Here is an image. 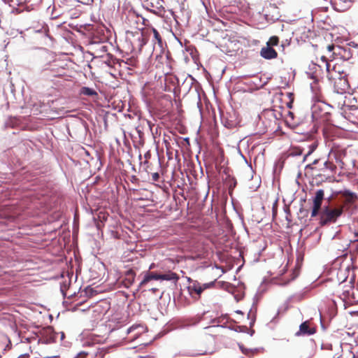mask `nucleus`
I'll use <instances>...</instances> for the list:
<instances>
[{"label": "nucleus", "mask_w": 358, "mask_h": 358, "mask_svg": "<svg viewBox=\"0 0 358 358\" xmlns=\"http://www.w3.org/2000/svg\"><path fill=\"white\" fill-rule=\"evenodd\" d=\"M338 193L341 195V199L347 208H350L354 206L357 200L356 193L349 189L341 190Z\"/></svg>", "instance_id": "obj_4"}, {"label": "nucleus", "mask_w": 358, "mask_h": 358, "mask_svg": "<svg viewBox=\"0 0 358 358\" xmlns=\"http://www.w3.org/2000/svg\"><path fill=\"white\" fill-rule=\"evenodd\" d=\"M242 358H244V357H242Z\"/></svg>", "instance_id": "obj_59"}, {"label": "nucleus", "mask_w": 358, "mask_h": 358, "mask_svg": "<svg viewBox=\"0 0 358 358\" xmlns=\"http://www.w3.org/2000/svg\"><path fill=\"white\" fill-rule=\"evenodd\" d=\"M236 313L237 314H241V315H243V313L241 310H236Z\"/></svg>", "instance_id": "obj_46"}, {"label": "nucleus", "mask_w": 358, "mask_h": 358, "mask_svg": "<svg viewBox=\"0 0 358 358\" xmlns=\"http://www.w3.org/2000/svg\"><path fill=\"white\" fill-rule=\"evenodd\" d=\"M138 158H139L140 160L141 159V158H142L141 155H139Z\"/></svg>", "instance_id": "obj_54"}, {"label": "nucleus", "mask_w": 358, "mask_h": 358, "mask_svg": "<svg viewBox=\"0 0 358 358\" xmlns=\"http://www.w3.org/2000/svg\"><path fill=\"white\" fill-rule=\"evenodd\" d=\"M279 43L278 37L273 36H271L269 40L266 42V45L273 48V46L277 45Z\"/></svg>", "instance_id": "obj_19"}, {"label": "nucleus", "mask_w": 358, "mask_h": 358, "mask_svg": "<svg viewBox=\"0 0 358 358\" xmlns=\"http://www.w3.org/2000/svg\"><path fill=\"white\" fill-rule=\"evenodd\" d=\"M131 328H129L127 331V334H129L131 332Z\"/></svg>", "instance_id": "obj_47"}, {"label": "nucleus", "mask_w": 358, "mask_h": 358, "mask_svg": "<svg viewBox=\"0 0 358 358\" xmlns=\"http://www.w3.org/2000/svg\"><path fill=\"white\" fill-rule=\"evenodd\" d=\"M27 354L22 355H20L18 358H20V357H25V356H27Z\"/></svg>", "instance_id": "obj_52"}, {"label": "nucleus", "mask_w": 358, "mask_h": 358, "mask_svg": "<svg viewBox=\"0 0 358 358\" xmlns=\"http://www.w3.org/2000/svg\"><path fill=\"white\" fill-rule=\"evenodd\" d=\"M288 282H289V281L285 282L282 283V285L285 286L288 284Z\"/></svg>", "instance_id": "obj_48"}, {"label": "nucleus", "mask_w": 358, "mask_h": 358, "mask_svg": "<svg viewBox=\"0 0 358 358\" xmlns=\"http://www.w3.org/2000/svg\"><path fill=\"white\" fill-rule=\"evenodd\" d=\"M194 82H196L194 78H193L191 75H188L181 85L182 90H183L185 94H187L190 91Z\"/></svg>", "instance_id": "obj_10"}, {"label": "nucleus", "mask_w": 358, "mask_h": 358, "mask_svg": "<svg viewBox=\"0 0 358 358\" xmlns=\"http://www.w3.org/2000/svg\"><path fill=\"white\" fill-rule=\"evenodd\" d=\"M155 268V264L154 263L151 264L150 266H149V269H152Z\"/></svg>", "instance_id": "obj_43"}, {"label": "nucleus", "mask_w": 358, "mask_h": 358, "mask_svg": "<svg viewBox=\"0 0 358 358\" xmlns=\"http://www.w3.org/2000/svg\"><path fill=\"white\" fill-rule=\"evenodd\" d=\"M188 281L190 282V285L187 287L189 294L192 296L193 292L201 286V283L197 280H193L190 278H187Z\"/></svg>", "instance_id": "obj_16"}, {"label": "nucleus", "mask_w": 358, "mask_h": 358, "mask_svg": "<svg viewBox=\"0 0 358 358\" xmlns=\"http://www.w3.org/2000/svg\"><path fill=\"white\" fill-rule=\"evenodd\" d=\"M354 0H331L334 9L338 12H343L350 8Z\"/></svg>", "instance_id": "obj_6"}, {"label": "nucleus", "mask_w": 358, "mask_h": 358, "mask_svg": "<svg viewBox=\"0 0 358 358\" xmlns=\"http://www.w3.org/2000/svg\"><path fill=\"white\" fill-rule=\"evenodd\" d=\"M317 143L314 142L313 143H311L309 146H308V151L307 152V153L304 155L303 158V162H305L307 159V157L310 155L315 150V149L317 148Z\"/></svg>", "instance_id": "obj_18"}, {"label": "nucleus", "mask_w": 358, "mask_h": 358, "mask_svg": "<svg viewBox=\"0 0 358 358\" xmlns=\"http://www.w3.org/2000/svg\"><path fill=\"white\" fill-rule=\"evenodd\" d=\"M320 108L319 105H314L312 108V116L313 118H317L318 115H317V110Z\"/></svg>", "instance_id": "obj_27"}, {"label": "nucleus", "mask_w": 358, "mask_h": 358, "mask_svg": "<svg viewBox=\"0 0 358 358\" xmlns=\"http://www.w3.org/2000/svg\"><path fill=\"white\" fill-rule=\"evenodd\" d=\"M148 125L151 131H152V127L154 126V124H152L150 121H148Z\"/></svg>", "instance_id": "obj_35"}, {"label": "nucleus", "mask_w": 358, "mask_h": 358, "mask_svg": "<svg viewBox=\"0 0 358 358\" xmlns=\"http://www.w3.org/2000/svg\"><path fill=\"white\" fill-rule=\"evenodd\" d=\"M152 32L154 34L155 39L157 41L159 46L162 45V38L159 33V31L155 29L152 28Z\"/></svg>", "instance_id": "obj_21"}, {"label": "nucleus", "mask_w": 358, "mask_h": 358, "mask_svg": "<svg viewBox=\"0 0 358 358\" xmlns=\"http://www.w3.org/2000/svg\"><path fill=\"white\" fill-rule=\"evenodd\" d=\"M151 157V154H150V151H147L145 154H144V158L145 159V162H143L144 164H146L148 163V159L150 158Z\"/></svg>", "instance_id": "obj_29"}, {"label": "nucleus", "mask_w": 358, "mask_h": 358, "mask_svg": "<svg viewBox=\"0 0 358 358\" xmlns=\"http://www.w3.org/2000/svg\"><path fill=\"white\" fill-rule=\"evenodd\" d=\"M329 72L332 73L334 77H343V76L345 74L343 70H341V66L337 64H334L331 70L330 66Z\"/></svg>", "instance_id": "obj_15"}, {"label": "nucleus", "mask_w": 358, "mask_h": 358, "mask_svg": "<svg viewBox=\"0 0 358 358\" xmlns=\"http://www.w3.org/2000/svg\"><path fill=\"white\" fill-rule=\"evenodd\" d=\"M224 173L226 176L224 179V182L228 187L229 192H231L236 186V180L234 176L229 174L227 169L224 171Z\"/></svg>", "instance_id": "obj_9"}, {"label": "nucleus", "mask_w": 358, "mask_h": 358, "mask_svg": "<svg viewBox=\"0 0 358 358\" xmlns=\"http://www.w3.org/2000/svg\"><path fill=\"white\" fill-rule=\"evenodd\" d=\"M179 279L178 275L173 272L169 271L167 273L159 274V280L172 281L175 285Z\"/></svg>", "instance_id": "obj_11"}, {"label": "nucleus", "mask_w": 358, "mask_h": 358, "mask_svg": "<svg viewBox=\"0 0 358 358\" xmlns=\"http://www.w3.org/2000/svg\"><path fill=\"white\" fill-rule=\"evenodd\" d=\"M80 355H81V354H83V355H87V352H80Z\"/></svg>", "instance_id": "obj_53"}, {"label": "nucleus", "mask_w": 358, "mask_h": 358, "mask_svg": "<svg viewBox=\"0 0 358 358\" xmlns=\"http://www.w3.org/2000/svg\"><path fill=\"white\" fill-rule=\"evenodd\" d=\"M287 106H288L289 108H291V107H292V103H287Z\"/></svg>", "instance_id": "obj_51"}, {"label": "nucleus", "mask_w": 358, "mask_h": 358, "mask_svg": "<svg viewBox=\"0 0 358 358\" xmlns=\"http://www.w3.org/2000/svg\"><path fill=\"white\" fill-rule=\"evenodd\" d=\"M300 213H303L304 215H306L308 213V210H303L302 208H300Z\"/></svg>", "instance_id": "obj_38"}, {"label": "nucleus", "mask_w": 358, "mask_h": 358, "mask_svg": "<svg viewBox=\"0 0 358 358\" xmlns=\"http://www.w3.org/2000/svg\"><path fill=\"white\" fill-rule=\"evenodd\" d=\"M64 287H65V286H62V285L60 287L61 292H62V293L64 296H66V293H65V291H64Z\"/></svg>", "instance_id": "obj_36"}, {"label": "nucleus", "mask_w": 358, "mask_h": 358, "mask_svg": "<svg viewBox=\"0 0 358 358\" xmlns=\"http://www.w3.org/2000/svg\"><path fill=\"white\" fill-rule=\"evenodd\" d=\"M322 208L321 206H316L313 205V209L311 211V217H315L317 215H319V213H320V210L321 211Z\"/></svg>", "instance_id": "obj_25"}, {"label": "nucleus", "mask_w": 358, "mask_h": 358, "mask_svg": "<svg viewBox=\"0 0 358 358\" xmlns=\"http://www.w3.org/2000/svg\"><path fill=\"white\" fill-rule=\"evenodd\" d=\"M306 169H314V168H313V165L312 164H307V165L306 166Z\"/></svg>", "instance_id": "obj_37"}, {"label": "nucleus", "mask_w": 358, "mask_h": 358, "mask_svg": "<svg viewBox=\"0 0 358 358\" xmlns=\"http://www.w3.org/2000/svg\"><path fill=\"white\" fill-rule=\"evenodd\" d=\"M353 43V49L349 46H338L337 48V54L344 61L350 59L355 54H358V45Z\"/></svg>", "instance_id": "obj_5"}, {"label": "nucleus", "mask_w": 358, "mask_h": 358, "mask_svg": "<svg viewBox=\"0 0 358 358\" xmlns=\"http://www.w3.org/2000/svg\"><path fill=\"white\" fill-rule=\"evenodd\" d=\"M252 315V309L250 310L248 314V318L250 319V316Z\"/></svg>", "instance_id": "obj_45"}, {"label": "nucleus", "mask_w": 358, "mask_h": 358, "mask_svg": "<svg viewBox=\"0 0 358 358\" xmlns=\"http://www.w3.org/2000/svg\"><path fill=\"white\" fill-rule=\"evenodd\" d=\"M159 178V174L158 173H153L152 174V179L153 181H158Z\"/></svg>", "instance_id": "obj_30"}, {"label": "nucleus", "mask_w": 358, "mask_h": 358, "mask_svg": "<svg viewBox=\"0 0 358 358\" xmlns=\"http://www.w3.org/2000/svg\"><path fill=\"white\" fill-rule=\"evenodd\" d=\"M139 41H141V46L145 45V42L143 41V37L139 38Z\"/></svg>", "instance_id": "obj_41"}, {"label": "nucleus", "mask_w": 358, "mask_h": 358, "mask_svg": "<svg viewBox=\"0 0 358 358\" xmlns=\"http://www.w3.org/2000/svg\"><path fill=\"white\" fill-rule=\"evenodd\" d=\"M79 94H80V95H84V96H90V97H97L98 96V93L94 89L89 87H85V86L82 87L80 89Z\"/></svg>", "instance_id": "obj_13"}, {"label": "nucleus", "mask_w": 358, "mask_h": 358, "mask_svg": "<svg viewBox=\"0 0 358 358\" xmlns=\"http://www.w3.org/2000/svg\"><path fill=\"white\" fill-rule=\"evenodd\" d=\"M151 290L155 292H156L157 290V288H152Z\"/></svg>", "instance_id": "obj_49"}, {"label": "nucleus", "mask_w": 358, "mask_h": 358, "mask_svg": "<svg viewBox=\"0 0 358 358\" xmlns=\"http://www.w3.org/2000/svg\"><path fill=\"white\" fill-rule=\"evenodd\" d=\"M57 335L58 333L55 331L53 327L48 326L43 329L38 343L46 345L54 343L56 342Z\"/></svg>", "instance_id": "obj_3"}, {"label": "nucleus", "mask_w": 358, "mask_h": 358, "mask_svg": "<svg viewBox=\"0 0 358 358\" xmlns=\"http://www.w3.org/2000/svg\"><path fill=\"white\" fill-rule=\"evenodd\" d=\"M135 276L136 273L133 270L129 269L126 271V280L129 285H132L134 283Z\"/></svg>", "instance_id": "obj_17"}, {"label": "nucleus", "mask_w": 358, "mask_h": 358, "mask_svg": "<svg viewBox=\"0 0 358 358\" xmlns=\"http://www.w3.org/2000/svg\"><path fill=\"white\" fill-rule=\"evenodd\" d=\"M246 332L252 336L253 335V334L255 333V331L248 329V331H246Z\"/></svg>", "instance_id": "obj_40"}, {"label": "nucleus", "mask_w": 358, "mask_h": 358, "mask_svg": "<svg viewBox=\"0 0 358 358\" xmlns=\"http://www.w3.org/2000/svg\"><path fill=\"white\" fill-rule=\"evenodd\" d=\"M287 124H289L290 127H292L293 128H294L295 127L297 126V124H296L295 123H291L289 122V120H287Z\"/></svg>", "instance_id": "obj_39"}, {"label": "nucleus", "mask_w": 358, "mask_h": 358, "mask_svg": "<svg viewBox=\"0 0 358 358\" xmlns=\"http://www.w3.org/2000/svg\"><path fill=\"white\" fill-rule=\"evenodd\" d=\"M225 317H227V315L222 316V318H225Z\"/></svg>", "instance_id": "obj_57"}, {"label": "nucleus", "mask_w": 358, "mask_h": 358, "mask_svg": "<svg viewBox=\"0 0 358 358\" xmlns=\"http://www.w3.org/2000/svg\"><path fill=\"white\" fill-rule=\"evenodd\" d=\"M248 328L246 326H238L234 331L237 332H246Z\"/></svg>", "instance_id": "obj_28"}, {"label": "nucleus", "mask_w": 358, "mask_h": 358, "mask_svg": "<svg viewBox=\"0 0 358 358\" xmlns=\"http://www.w3.org/2000/svg\"><path fill=\"white\" fill-rule=\"evenodd\" d=\"M289 45V43L287 41V40H286L285 43H282L281 44V47H282V49L284 50V49H285V46Z\"/></svg>", "instance_id": "obj_31"}, {"label": "nucleus", "mask_w": 358, "mask_h": 358, "mask_svg": "<svg viewBox=\"0 0 358 358\" xmlns=\"http://www.w3.org/2000/svg\"><path fill=\"white\" fill-rule=\"evenodd\" d=\"M323 166L324 169H329V163L328 161H325L323 162Z\"/></svg>", "instance_id": "obj_32"}, {"label": "nucleus", "mask_w": 358, "mask_h": 358, "mask_svg": "<svg viewBox=\"0 0 358 358\" xmlns=\"http://www.w3.org/2000/svg\"><path fill=\"white\" fill-rule=\"evenodd\" d=\"M203 292L201 287H198L194 292H193L192 296H191L194 299L198 300L200 298L201 293Z\"/></svg>", "instance_id": "obj_23"}, {"label": "nucleus", "mask_w": 358, "mask_h": 358, "mask_svg": "<svg viewBox=\"0 0 358 358\" xmlns=\"http://www.w3.org/2000/svg\"><path fill=\"white\" fill-rule=\"evenodd\" d=\"M151 280H159V274L156 273L147 272L145 274L143 280L140 282V284L138 285V288L141 287L143 285H144L145 284H146Z\"/></svg>", "instance_id": "obj_12"}, {"label": "nucleus", "mask_w": 358, "mask_h": 358, "mask_svg": "<svg viewBox=\"0 0 358 358\" xmlns=\"http://www.w3.org/2000/svg\"><path fill=\"white\" fill-rule=\"evenodd\" d=\"M319 162H320V159H315V160L313 162L312 164H313V165L317 164V163H319Z\"/></svg>", "instance_id": "obj_42"}, {"label": "nucleus", "mask_w": 358, "mask_h": 358, "mask_svg": "<svg viewBox=\"0 0 358 358\" xmlns=\"http://www.w3.org/2000/svg\"><path fill=\"white\" fill-rule=\"evenodd\" d=\"M1 357H2V356H1V355L0 354V358H1Z\"/></svg>", "instance_id": "obj_58"}, {"label": "nucleus", "mask_w": 358, "mask_h": 358, "mask_svg": "<svg viewBox=\"0 0 358 358\" xmlns=\"http://www.w3.org/2000/svg\"><path fill=\"white\" fill-rule=\"evenodd\" d=\"M255 322V315H254L252 317V318L251 319V321L250 322V326L252 327L254 324Z\"/></svg>", "instance_id": "obj_34"}, {"label": "nucleus", "mask_w": 358, "mask_h": 358, "mask_svg": "<svg viewBox=\"0 0 358 358\" xmlns=\"http://www.w3.org/2000/svg\"><path fill=\"white\" fill-rule=\"evenodd\" d=\"M315 333L314 328H310L308 322H302L299 326V329L295 333L296 336H300L301 335L310 336Z\"/></svg>", "instance_id": "obj_7"}, {"label": "nucleus", "mask_w": 358, "mask_h": 358, "mask_svg": "<svg viewBox=\"0 0 358 358\" xmlns=\"http://www.w3.org/2000/svg\"><path fill=\"white\" fill-rule=\"evenodd\" d=\"M81 3H82L83 4H87V3H85V2H83V1H81Z\"/></svg>", "instance_id": "obj_56"}, {"label": "nucleus", "mask_w": 358, "mask_h": 358, "mask_svg": "<svg viewBox=\"0 0 358 358\" xmlns=\"http://www.w3.org/2000/svg\"><path fill=\"white\" fill-rule=\"evenodd\" d=\"M235 298H236V301H239V299H239V298H238L236 296H235Z\"/></svg>", "instance_id": "obj_55"}, {"label": "nucleus", "mask_w": 358, "mask_h": 358, "mask_svg": "<svg viewBox=\"0 0 358 358\" xmlns=\"http://www.w3.org/2000/svg\"><path fill=\"white\" fill-rule=\"evenodd\" d=\"M343 208L340 206L328 204L324 205L320 213V224L325 226L334 223L343 214Z\"/></svg>", "instance_id": "obj_1"}, {"label": "nucleus", "mask_w": 358, "mask_h": 358, "mask_svg": "<svg viewBox=\"0 0 358 358\" xmlns=\"http://www.w3.org/2000/svg\"><path fill=\"white\" fill-rule=\"evenodd\" d=\"M214 285H215V282L213 281V282H208V283L201 284V287L202 288V290L203 291L206 289H208V288L213 287Z\"/></svg>", "instance_id": "obj_26"}, {"label": "nucleus", "mask_w": 358, "mask_h": 358, "mask_svg": "<svg viewBox=\"0 0 358 358\" xmlns=\"http://www.w3.org/2000/svg\"><path fill=\"white\" fill-rule=\"evenodd\" d=\"M288 117L291 118L292 120H294V115L292 112H288Z\"/></svg>", "instance_id": "obj_33"}, {"label": "nucleus", "mask_w": 358, "mask_h": 358, "mask_svg": "<svg viewBox=\"0 0 358 358\" xmlns=\"http://www.w3.org/2000/svg\"><path fill=\"white\" fill-rule=\"evenodd\" d=\"M324 62L326 64V69L328 73L327 78L329 80H334V92L339 94H343L347 92H349L350 90V86L349 84V82L348 80V78H346L347 75L345 74L343 77H334L332 73L329 72V67H330V63H329L326 59H324Z\"/></svg>", "instance_id": "obj_2"}, {"label": "nucleus", "mask_w": 358, "mask_h": 358, "mask_svg": "<svg viewBox=\"0 0 358 358\" xmlns=\"http://www.w3.org/2000/svg\"><path fill=\"white\" fill-rule=\"evenodd\" d=\"M302 153H303V150L300 148H295L290 151L289 156H292V157L300 156L301 155H302Z\"/></svg>", "instance_id": "obj_24"}, {"label": "nucleus", "mask_w": 358, "mask_h": 358, "mask_svg": "<svg viewBox=\"0 0 358 358\" xmlns=\"http://www.w3.org/2000/svg\"><path fill=\"white\" fill-rule=\"evenodd\" d=\"M260 55L264 59H275L278 57L277 52L270 46L263 47L260 51Z\"/></svg>", "instance_id": "obj_8"}, {"label": "nucleus", "mask_w": 358, "mask_h": 358, "mask_svg": "<svg viewBox=\"0 0 358 358\" xmlns=\"http://www.w3.org/2000/svg\"><path fill=\"white\" fill-rule=\"evenodd\" d=\"M102 49H103V51H106V46H103Z\"/></svg>", "instance_id": "obj_50"}, {"label": "nucleus", "mask_w": 358, "mask_h": 358, "mask_svg": "<svg viewBox=\"0 0 358 358\" xmlns=\"http://www.w3.org/2000/svg\"><path fill=\"white\" fill-rule=\"evenodd\" d=\"M239 348L243 354L248 355L249 352H257L258 351L257 348H247L243 346V345L239 344Z\"/></svg>", "instance_id": "obj_20"}, {"label": "nucleus", "mask_w": 358, "mask_h": 358, "mask_svg": "<svg viewBox=\"0 0 358 358\" xmlns=\"http://www.w3.org/2000/svg\"><path fill=\"white\" fill-rule=\"evenodd\" d=\"M59 334H61V340L62 341L64 338V336H65L64 333V332H60Z\"/></svg>", "instance_id": "obj_44"}, {"label": "nucleus", "mask_w": 358, "mask_h": 358, "mask_svg": "<svg viewBox=\"0 0 358 358\" xmlns=\"http://www.w3.org/2000/svg\"><path fill=\"white\" fill-rule=\"evenodd\" d=\"M266 115L268 117H273L274 118L275 120H278V116H280L281 114L278 112V113H276L275 110H268L266 112Z\"/></svg>", "instance_id": "obj_22"}, {"label": "nucleus", "mask_w": 358, "mask_h": 358, "mask_svg": "<svg viewBox=\"0 0 358 358\" xmlns=\"http://www.w3.org/2000/svg\"><path fill=\"white\" fill-rule=\"evenodd\" d=\"M324 190L322 189L317 190V192H315V195L313 199L314 206H322V203L324 200Z\"/></svg>", "instance_id": "obj_14"}]
</instances>
